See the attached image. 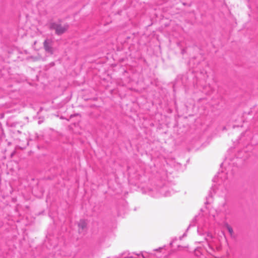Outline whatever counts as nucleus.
<instances>
[{
	"label": "nucleus",
	"instance_id": "obj_4",
	"mask_svg": "<svg viewBox=\"0 0 258 258\" xmlns=\"http://www.w3.org/2000/svg\"><path fill=\"white\" fill-rule=\"evenodd\" d=\"M226 227L228 232L230 234V235H232L233 233V231L232 228L230 225H229L228 224H227L226 225Z\"/></svg>",
	"mask_w": 258,
	"mask_h": 258
},
{
	"label": "nucleus",
	"instance_id": "obj_1",
	"mask_svg": "<svg viewBox=\"0 0 258 258\" xmlns=\"http://www.w3.org/2000/svg\"><path fill=\"white\" fill-rule=\"evenodd\" d=\"M69 27L67 23H54L50 25V28L54 30L57 35H61L67 32Z\"/></svg>",
	"mask_w": 258,
	"mask_h": 258
},
{
	"label": "nucleus",
	"instance_id": "obj_3",
	"mask_svg": "<svg viewBox=\"0 0 258 258\" xmlns=\"http://www.w3.org/2000/svg\"><path fill=\"white\" fill-rule=\"evenodd\" d=\"M87 224L86 222L84 220H81L80 221L79 223V227L82 229H84L86 227Z\"/></svg>",
	"mask_w": 258,
	"mask_h": 258
},
{
	"label": "nucleus",
	"instance_id": "obj_2",
	"mask_svg": "<svg viewBox=\"0 0 258 258\" xmlns=\"http://www.w3.org/2000/svg\"><path fill=\"white\" fill-rule=\"evenodd\" d=\"M51 43H52L51 41L49 40H46L44 42V47L45 50L46 51L50 53L51 54H52L53 53V49L51 47Z\"/></svg>",
	"mask_w": 258,
	"mask_h": 258
}]
</instances>
